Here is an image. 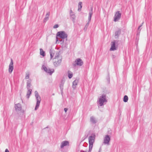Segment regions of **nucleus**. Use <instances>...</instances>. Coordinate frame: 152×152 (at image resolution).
<instances>
[{
    "mask_svg": "<svg viewBox=\"0 0 152 152\" xmlns=\"http://www.w3.org/2000/svg\"><path fill=\"white\" fill-rule=\"evenodd\" d=\"M56 43H57V42L58 41V39L57 37H58L62 39H66V40H67V37L68 35L64 31H61L58 32L56 34Z\"/></svg>",
    "mask_w": 152,
    "mask_h": 152,
    "instance_id": "nucleus-1",
    "label": "nucleus"
},
{
    "mask_svg": "<svg viewBox=\"0 0 152 152\" xmlns=\"http://www.w3.org/2000/svg\"><path fill=\"white\" fill-rule=\"evenodd\" d=\"M95 135L94 134H92L91 136L88 138V141L89 144V152H91L92 150L93 144L94 142Z\"/></svg>",
    "mask_w": 152,
    "mask_h": 152,
    "instance_id": "nucleus-2",
    "label": "nucleus"
},
{
    "mask_svg": "<svg viewBox=\"0 0 152 152\" xmlns=\"http://www.w3.org/2000/svg\"><path fill=\"white\" fill-rule=\"evenodd\" d=\"M35 96L37 100V103L34 110H37L38 108L41 99L40 96H39L38 92L37 91H35L34 92Z\"/></svg>",
    "mask_w": 152,
    "mask_h": 152,
    "instance_id": "nucleus-3",
    "label": "nucleus"
},
{
    "mask_svg": "<svg viewBox=\"0 0 152 152\" xmlns=\"http://www.w3.org/2000/svg\"><path fill=\"white\" fill-rule=\"evenodd\" d=\"M119 40H114L111 42V47L110 49V51H114L117 50Z\"/></svg>",
    "mask_w": 152,
    "mask_h": 152,
    "instance_id": "nucleus-4",
    "label": "nucleus"
},
{
    "mask_svg": "<svg viewBox=\"0 0 152 152\" xmlns=\"http://www.w3.org/2000/svg\"><path fill=\"white\" fill-rule=\"evenodd\" d=\"M98 102L100 106H103L104 103L107 102L105 94H103L102 96H100Z\"/></svg>",
    "mask_w": 152,
    "mask_h": 152,
    "instance_id": "nucleus-5",
    "label": "nucleus"
},
{
    "mask_svg": "<svg viewBox=\"0 0 152 152\" xmlns=\"http://www.w3.org/2000/svg\"><path fill=\"white\" fill-rule=\"evenodd\" d=\"M58 56H56L54 59H55V61H53V64L55 66L57 67L59 66L61 62V59H58Z\"/></svg>",
    "mask_w": 152,
    "mask_h": 152,
    "instance_id": "nucleus-6",
    "label": "nucleus"
},
{
    "mask_svg": "<svg viewBox=\"0 0 152 152\" xmlns=\"http://www.w3.org/2000/svg\"><path fill=\"white\" fill-rule=\"evenodd\" d=\"M42 68L45 72L49 74L50 75H52L53 73L54 72V70L53 69H50V68H48L44 65L42 66Z\"/></svg>",
    "mask_w": 152,
    "mask_h": 152,
    "instance_id": "nucleus-7",
    "label": "nucleus"
},
{
    "mask_svg": "<svg viewBox=\"0 0 152 152\" xmlns=\"http://www.w3.org/2000/svg\"><path fill=\"white\" fill-rule=\"evenodd\" d=\"M110 136L108 134L105 135L104 138L103 143L105 145H110Z\"/></svg>",
    "mask_w": 152,
    "mask_h": 152,
    "instance_id": "nucleus-8",
    "label": "nucleus"
},
{
    "mask_svg": "<svg viewBox=\"0 0 152 152\" xmlns=\"http://www.w3.org/2000/svg\"><path fill=\"white\" fill-rule=\"evenodd\" d=\"M121 13L119 11H117L115 14L114 17V21L116 22L118 21L121 18Z\"/></svg>",
    "mask_w": 152,
    "mask_h": 152,
    "instance_id": "nucleus-9",
    "label": "nucleus"
},
{
    "mask_svg": "<svg viewBox=\"0 0 152 152\" xmlns=\"http://www.w3.org/2000/svg\"><path fill=\"white\" fill-rule=\"evenodd\" d=\"M83 64V62L80 58H77L75 60V64H74V66H82Z\"/></svg>",
    "mask_w": 152,
    "mask_h": 152,
    "instance_id": "nucleus-10",
    "label": "nucleus"
},
{
    "mask_svg": "<svg viewBox=\"0 0 152 152\" xmlns=\"http://www.w3.org/2000/svg\"><path fill=\"white\" fill-rule=\"evenodd\" d=\"M13 62L12 58L11 59V62L9 66V72L10 74L11 73L13 69Z\"/></svg>",
    "mask_w": 152,
    "mask_h": 152,
    "instance_id": "nucleus-11",
    "label": "nucleus"
},
{
    "mask_svg": "<svg viewBox=\"0 0 152 152\" xmlns=\"http://www.w3.org/2000/svg\"><path fill=\"white\" fill-rule=\"evenodd\" d=\"M69 145V142L67 141H62L60 147L61 148H63L64 147Z\"/></svg>",
    "mask_w": 152,
    "mask_h": 152,
    "instance_id": "nucleus-12",
    "label": "nucleus"
},
{
    "mask_svg": "<svg viewBox=\"0 0 152 152\" xmlns=\"http://www.w3.org/2000/svg\"><path fill=\"white\" fill-rule=\"evenodd\" d=\"M26 83V88L27 89H31L30 88L31 86L32 80L31 79L27 80Z\"/></svg>",
    "mask_w": 152,
    "mask_h": 152,
    "instance_id": "nucleus-13",
    "label": "nucleus"
},
{
    "mask_svg": "<svg viewBox=\"0 0 152 152\" xmlns=\"http://www.w3.org/2000/svg\"><path fill=\"white\" fill-rule=\"evenodd\" d=\"M121 29L118 28V31H116L115 32V38H118L119 35L121 33Z\"/></svg>",
    "mask_w": 152,
    "mask_h": 152,
    "instance_id": "nucleus-14",
    "label": "nucleus"
},
{
    "mask_svg": "<svg viewBox=\"0 0 152 152\" xmlns=\"http://www.w3.org/2000/svg\"><path fill=\"white\" fill-rule=\"evenodd\" d=\"M93 7H92L91 8V10L89 12V16L88 18V22H90L91 20V18L93 13Z\"/></svg>",
    "mask_w": 152,
    "mask_h": 152,
    "instance_id": "nucleus-15",
    "label": "nucleus"
},
{
    "mask_svg": "<svg viewBox=\"0 0 152 152\" xmlns=\"http://www.w3.org/2000/svg\"><path fill=\"white\" fill-rule=\"evenodd\" d=\"M15 107L16 110L20 111L22 109L21 105L19 103L15 104Z\"/></svg>",
    "mask_w": 152,
    "mask_h": 152,
    "instance_id": "nucleus-16",
    "label": "nucleus"
},
{
    "mask_svg": "<svg viewBox=\"0 0 152 152\" xmlns=\"http://www.w3.org/2000/svg\"><path fill=\"white\" fill-rule=\"evenodd\" d=\"M78 82V80L76 79L72 83V87L74 89H76V86L77 85V83Z\"/></svg>",
    "mask_w": 152,
    "mask_h": 152,
    "instance_id": "nucleus-17",
    "label": "nucleus"
},
{
    "mask_svg": "<svg viewBox=\"0 0 152 152\" xmlns=\"http://www.w3.org/2000/svg\"><path fill=\"white\" fill-rule=\"evenodd\" d=\"M27 90H28V91H27L26 96V98L28 99L29 98L30 95L31 94L32 90L31 89H27Z\"/></svg>",
    "mask_w": 152,
    "mask_h": 152,
    "instance_id": "nucleus-18",
    "label": "nucleus"
},
{
    "mask_svg": "<svg viewBox=\"0 0 152 152\" xmlns=\"http://www.w3.org/2000/svg\"><path fill=\"white\" fill-rule=\"evenodd\" d=\"M91 122L93 124H95L96 123L95 118L93 116H91L90 118Z\"/></svg>",
    "mask_w": 152,
    "mask_h": 152,
    "instance_id": "nucleus-19",
    "label": "nucleus"
},
{
    "mask_svg": "<svg viewBox=\"0 0 152 152\" xmlns=\"http://www.w3.org/2000/svg\"><path fill=\"white\" fill-rule=\"evenodd\" d=\"M82 3L81 2H79L78 4V11L80 12L81 11V8L82 7Z\"/></svg>",
    "mask_w": 152,
    "mask_h": 152,
    "instance_id": "nucleus-20",
    "label": "nucleus"
},
{
    "mask_svg": "<svg viewBox=\"0 0 152 152\" xmlns=\"http://www.w3.org/2000/svg\"><path fill=\"white\" fill-rule=\"evenodd\" d=\"M40 55H41L43 57L45 56V52L42 49V48H40Z\"/></svg>",
    "mask_w": 152,
    "mask_h": 152,
    "instance_id": "nucleus-21",
    "label": "nucleus"
},
{
    "mask_svg": "<svg viewBox=\"0 0 152 152\" xmlns=\"http://www.w3.org/2000/svg\"><path fill=\"white\" fill-rule=\"evenodd\" d=\"M128 100V96L127 95H125L123 98V101L125 102H127Z\"/></svg>",
    "mask_w": 152,
    "mask_h": 152,
    "instance_id": "nucleus-22",
    "label": "nucleus"
},
{
    "mask_svg": "<svg viewBox=\"0 0 152 152\" xmlns=\"http://www.w3.org/2000/svg\"><path fill=\"white\" fill-rule=\"evenodd\" d=\"M64 82L65 81L63 79L61 80L59 87H64Z\"/></svg>",
    "mask_w": 152,
    "mask_h": 152,
    "instance_id": "nucleus-23",
    "label": "nucleus"
},
{
    "mask_svg": "<svg viewBox=\"0 0 152 152\" xmlns=\"http://www.w3.org/2000/svg\"><path fill=\"white\" fill-rule=\"evenodd\" d=\"M90 22H88L86 24L84 28V30L85 31H86L88 28V26Z\"/></svg>",
    "mask_w": 152,
    "mask_h": 152,
    "instance_id": "nucleus-24",
    "label": "nucleus"
},
{
    "mask_svg": "<svg viewBox=\"0 0 152 152\" xmlns=\"http://www.w3.org/2000/svg\"><path fill=\"white\" fill-rule=\"evenodd\" d=\"M50 58L52 59L54 56V53L53 54V51L51 50H50Z\"/></svg>",
    "mask_w": 152,
    "mask_h": 152,
    "instance_id": "nucleus-25",
    "label": "nucleus"
},
{
    "mask_svg": "<svg viewBox=\"0 0 152 152\" xmlns=\"http://www.w3.org/2000/svg\"><path fill=\"white\" fill-rule=\"evenodd\" d=\"M106 79L108 82V83H110V77L109 75H108L106 77Z\"/></svg>",
    "mask_w": 152,
    "mask_h": 152,
    "instance_id": "nucleus-26",
    "label": "nucleus"
},
{
    "mask_svg": "<svg viewBox=\"0 0 152 152\" xmlns=\"http://www.w3.org/2000/svg\"><path fill=\"white\" fill-rule=\"evenodd\" d=\"M29 77V73H26V76L25 77V79H28Z\"/></svg>",
    "mask_w": 152,
    "mask_h": 152,
    "instance_id": "nucleus-27",
    "label": "nucleus"
},
{
    "mask_svg": "<svg viewBox=\"0 0 152 152\" xmlns=\"http://www.w3.org/2000/svg\"><path fill=\"white\" fill-rule=\"evenodd\" d=\"M49 19V18L45 17L43 20V22L44 23L46 22Z\"/></svg>",
    "mask_w": 152,
    "mask_h": 152,
    "instance_id": "nucleus-28",
    "label": "nucleus"
},
{
    "mask_svg": "<svg viewBox=\"0 0 152 152\" xmlns=\"http://www.w3.org/2000/svg\"><path fill=\"white\" fill-rule=\"evenodd\" d=\"M73 76V74L72 73H69L68 74V77L69 79H71Z\"/></svg>",
    "mask_w": 152,
    "mask_h": 152,
    "instance_id": "nucleus-29",
    "label": "nucleus"
},
{
    "mask_svg": "<svg viewBox=\"0 0 152 152\" xmlns=\"http://www.w3.org/2000/svg\"><path fill=\"white\" fill-rule=\"evenodd\" d=\"M72 16V20L73 21H74L75 18V16L74 15H70Z\"/></svg>",
    "mask_w": 152,
    "mask_h": 152,
    "instance_id": "nucleus-30",
    "label": "nucleus"
},
{
    "mask_svg": "<svg viewBox=\"0 0 152 152\" xmlns=\"http://www.w3.org/2000/svg\"><path fill=\"white\" fill-rule=\"evenodd\" d=\"M139 37L136 36V40H135V42H136V44L137 43V42H138V41L139 39Z\"/></svg>",
    "mask_w": 152,
    "mask_h": 152,
    "instance_id": "nucleus-31",
    "label": "nucleus"
},
{
    "mask_svg": "<svg viewBox=\"0 0 152 152\" xmlns=\"http://www.w3.org/2000/svg\"><path fill=\"white\" fill-rule=\"evenodd\" d=\"M59 27V25L58 24H56L53 26V28H58Z\"/></svg>",
    "mask_w": 152,
    "mask_h": 152,
    "instance_id": "nucleus-32",
    "label": "nucleus"
},
{
    "mask_svg": "<svg viewBox=\"0 0 152 152\" xmlns=\"http://www.w3.org/2000/svg\"><path fill=\"white\" fill-rule=\"evenodd\" d=\"M140 31H137V35H136L137 36L139 37V36L140 35Z\"/></svg>",
    "mask_w": 152,
    "mask_h": 152,
    "instance_id": "nucleus-33",
    "label": "nucleus"
},
{
    "mask_svg": "<svg viewBox=\"0 0 152 152\" xmlns=\"http://www.w3.org/2000/svg\"><path fill=\"white\" fill-rule=\"evenodd\" d=\"M49 15H50V12H48L47 13L46 15V16L45 17H48V18H49Z\"/></svg>",
    "mask_w": 152,
    "mask_h": 152,
    "instance_id": "nucleus-34",
    "label": "nucleus"
},
{
    "mask_svg": "<svg viewBox=\"0 0 152 152\" xmlns=\"http://www.w3.org/2000/svg\"><path fill=\"white\" fill-rule=\"evenodd\" d=\"M140 26H139L138 27V28L137 29V31H140L141 30V28H140Z\"/></svg>",
    "mask_w": 152,
    "mask_h": 152,
    "instance_id": "nucleus-35",
    "label": "nucleus"
},
{
    "mask_svg": "<svg viewBox=\"0 0 152 152\" xmlns=\"http://www.w3.org/2000/svg\"><path fill=\"white\" fill-rule=\"evenodd\" d=\"M68 109L67 108H65L64 109V110L65 112V113L68 110Z\"/></svg>",
    "mask_w": 152,
    "mask_h": 152,
    "instance_id": "nucleus-36",
    "label": "nucleus"
},
{
    "mask_svg": "<svg viewBox=\"0 0 152 152\" xmlns=\"http://www.w3.org/2000/svg\"><path fill=\"white\" fill-rule=\"evenodd\" d=\"M73 13V12L72 10H70V15H73L72 14Z\"/></svg>",
    "mask_w": 152,
    "mask_h": 152,
    "instance_id": "nucleus-37",
    "label": "nucleus"
},
{
    "mask_svg": "<svg viewBox=\"0 0 152 152\" xmlns=\"http://www.w3.org/2000/svg\"><path fill=\"white\" fill-rule=\"evenodd\" d=\"M60 87V89H61V91H63V89H64L63 87Z\"/></svg>",
    "mask_w": 152,
    "mask_h": 152,
    "instance_id": "nucleus-38",
    "label": "nucleus"
},
{
    "mask_svg": "<svg viewBox=\"0 0 152 152\" xmlns=\"http://www.w3.org/2000/svg\"><path fill=\"white\" fill-rule=\"evenodd\" d=\"M5 152H9V151L7 149H6L5 150Z\"/></svg>",
    "mask_w": 152,
    "mask_h": 152,
    "instance_id": "nucleus-39",
    "label": "nucleus"
},
{
    "mask_svg": "<svg viewBox=\"0 0 152 152\" xmlns=\"http://www.w3.org/2000/svg\"><path fill=\"white\" fill-rule=\"evenodd\" d=\"M101 150H102V149H101V147H100V148L99 149L98 152H101Z\"/></svg>",
    "mask_w": 152,
    "mask_h": 152,
    "instance_id": "nucleus-40",
    "label": "nucleus"
},
{
    "mask_svg": "<svg viewBox=\"0 0 152 152\" xmlns=\"http://www.w3.org/2000/svg\"><path fill=\"white\" fill-rule=\"evenodd\" d=\"M143 23H144V22H142V23L141 24V25L140 26V27H141L143 25Z\"/></svg>",
    "mask_w": 152,
    "mask_h": 152,
    "instance_id": "nucleus-41",
    "label": "nucleus"
},
{
    "mask_svg": "<svg viewBox=\"0 0 152 152\" xmlns=\"http://www.w3.org/2000/svg\"><path fill=\"white\" fill-rule=\"evenodd\" d=\"M80 152H87L86 151H84L83 150H81L80 151Z\"/></svg>",
    "mask_w": 152,
    "mask_h": 152,
    "instance_id": "nucleus-42",
    "label": "nucleus"
},
{
    "mask_svg": "<svg viewBox=\"0 0 152 152\" xmlns=\"http://www.w3.org/2000/svg\"><path fill=\"white\" fill-rule=\"evenodd\" d=\"M61 91V94L62 96H63V91Z\"/></svg>",
    "mask_w": 152,
    "mask_h": 152,
    "instance_id": "nucleus-43",
    "label": "nucleus"
},
{
    "mask_svg": "<svg viewBox=\"0 0 152 152\" xmlns=\"http://www.w3.org/2000/svg\"><path fill=\"white\" fill-rule=\"evenodd\" d=\"M60 41L62 42V43H64V40H60Z\"/></svg>",
    "mask_w": 152,
    "mask_h": 152,
    "instance_id": "nucleus-44",
    "label": "nucleus"
},
{
    "mask_svg": "<svg viewBox=\"0 0 152 152\" xmlns=\"http://www.w3.org/2000/svg\"><path fill=\"white\" fill-rule=\"evenodd\" d=\"M48 128V126L46 127L44 129Z\"/></svg>",
    "mask_w": 152,
    "mask_h": 152,
    "instance_id": "nucleus-45",
    "label": "nucleus"
}]
</instances>
